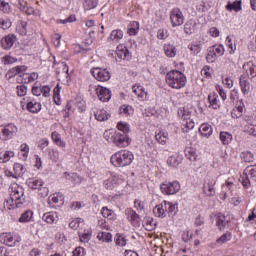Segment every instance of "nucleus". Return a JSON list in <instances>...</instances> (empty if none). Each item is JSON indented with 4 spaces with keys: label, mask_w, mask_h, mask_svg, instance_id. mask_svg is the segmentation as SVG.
<instances>
[{
    "label": "nucleus",
    "mask_w": 256,
    "mask_h": 256,
    "mask_svg": "<svg viewBox=\"0 0 256 256\" xmlns=\"http://www.w3.org/2000/svg\"><path fill=\"white\" fill-rule=\"evenodd\" d=\"M166 83L172 89H183L187 83V77L178 70H172L166 74Z\"/></svg>",
    "instance_id": "f257e3e1"
},
{
    "label": "nucleus",
    "mask_w": 256,
    "mask_h": 256,
    "mask_svg": "<svg viewBox=\"0 0 256 256\" xmlns=\"http://www.w3.org/2000/svg\"><path fill=\"white\" fill-rule=\"evenodd\" d=\"M104 139L120 148L129 147L131 144V138H129L127 134H122L121 132L105 131Z\"/></svg>",
    "instance_id": "f03ea898"
},
{
    "label": "nucleus",
    "mask_w": 256,
    "mask_h": 256,
    "mask_svg": "<svg viewBox=\"0 0 256 256\" xmlns=\"http://www.w3.org/2000/svg\"><path fill=\"white\" fill-rule=\"evenodd\" d=\"M133 153L127 150H121L111 156V163L114 167H127L130 163H133Z\"/></svg>",
    "instance_id": "7ed1b4c3"
},
{
    "label": "nucleus",
    "mask_w": 256,
    "mask_h": 256,
    "mask_svg": "<svg viewBox=\"0 0 256 256\" xmlns=\"http://www.w3.org/2000/svg\"><path fill=\"white\" fill-rule=\"evenodd\" d=\"M241 183L245 189H249L251 185L256 184V164L245 168L241 177Z\"/></svg>",
    "instance_id": "20e7f679"
},
{
    "label": "nucleus",
    "mask_w": 256,
    "mask_h": 256,
    "mask_svg": "<svg viewBox=\"0 0 256 256\" xmlns=\"http://www.w3.org/2000/svg\"><path fill=\"white\" fill-rule=\"evenodd\" d=\"M25 192L23 190V187L14 185L12 187L11 193H10V199L15 205V207H19L20 205H23V202L25 201L24 198Z\"/></svg>",
    "instance_id": "39448f33"
},
{
    "label": "nucleus",
    "mask_w": 256,
    "mask_h": 256,
    "mask_svg": "<svg viewBox=\"0 0 256 256\" xmlns=\"http://www.w3.org/2000/svg\"><path fill=\"white\" fill-rule=\"evenodd\" d=\"M91 73L96 81H109L111 79V72L107 68L95 67L91 69Z\"/></svg>",
    "instance_id": "423d86ee"
},
{
    "label": "nucleus",
    "mask_w": 256,
    "mask_h": 256,
    "mask_svg": "<svg viewBox=\"0 0 256 256\" xmlns=\"http://www.w3.org/2000/svg\"><path fill=\"white\" fill-rule=\"evenodd\" d=\"M160 189L164 195H175L181 189V185L177 181L168 182L161 184Z\"/></svg>",
    "instance_id": "0eeeda50"
},
{
    "label": "nucleus",
    "mask_w": 256,
    "mask_h": 256,
    "mask_svg": "<svg viewBox=\"0 0 256 256\" xmlns=\"http://www.w3.org/2000/svg\"><path fill=\"white\" fill-rule=\"evenodd\" d=\"M17 133V126L15 124H8L1 128L0 138L3 141L13 139L14 135Z\"/></svg>",
    "instance_id": "6e6552de"
},
{
    "label": "nucleus",
    "mask_w": 256,
    "mask_h": 256,
    "mask_svg": "<svg viewBox=\"0 0 256 256\" xmlns=\"http://www.w3.org/2000/svg\"><path fill=\"white\" fill-rule=\"evenodd\" d=\"M170 19L172 27H179L185 23V17L179 8H175L171 11Z\"/></svg>",
    "instance_id": "1a4fd4ad"
},
{
    "label": "nucleus",
    "mask_w": 256,
    "mask_h": 256,
    "mask_svg": "<svg viewBox=\"0 0 256 256\" xmlns=\"http://www.w3.org/2000/svg\"><path fill=\"white\" fill-rule=\"evenodd\" d=\"M217 183V179L207 177L203 186V192L208 197H214L215 195V184Z\"/></svg>",
    "instance_id": "9d476101"
},
{
    "label": "nucleus",
    "mask_w": 256,
    "mask_h": 256,
    "mask_svg": "<svg viewBox=\"0 0 256 256\" xmlns=\"http://www.w3.org/2000/svg\"><path fill=\"white\" fill-rule=\"evenodd\" d=\"M125 215L133 227H139L141 225V217H139V214L135 210L128 208L125 210Z\"/></svg>",
    "instance_id": "9b49d317"
},
{
    "label": "nucleus",
    "mask_w": 256,
    "mask_h": 256,
    "mask_svg": "<svg viewBox=\"0 0 256 256\" xmlns=\"http://www.w3.org/2000/svg\"><path fill=\"white\" fill-rule=\"evenodd\" d=\"M95 91L99 101H102L103 103H105L111 99V90H109L108 88H105L103 86H98L95 89Z\"/></svg>",
    "instance_id": "f8f14e48"
},
{
    "label": "nucleus",
    "mask_w": 256,
    "mask_h": 256,
    "mask_svg": "<svg viewBox=\"0 0 256 256\" xmlns=\"http://www.w3.org/2000/svg\"><path fill=\"white\" fill-rule=\"evenodd\" d=\"M116 56V61H121L122 59L129 61V59H131V53H129V50L124 45L117 46Z\"/></svg>",
    "instance_id": "ddd939ff"
},
{
    "label": "nucleus",
    "mask_w": 256,
    "mask_h": 256,
    "mask_svg": "<svg viewBox=\"0 0 256 256\" xmlns=\"http://www.w3.org/2000/svg\"><path fill=\"white\" fill-rule=\"evenodd\" d=\"M25 71H27V66H15L7 71L6 77L7 79H13V77H15L16 75H21V73H25Z\"/></svg>",
    "instance_id": "4468645a"
},
{
    "label": "nucleus",
    "mask_w": 256,
    "mask_h": 256,
    "mask_svg": "<svg viewBox=\"0 0 256 256\" xmlns=\"http://www.w3.org/2000/svg\"><path fill=\"white\" fill-rule=\"evenodd\" d=\"M229 223V219H227V216L224 215L223 213H218L216 215V225L218 229H220V231H222V229L229 227Z\"/></svg>",
    "instance_id": "2eb2a0df"
},
{
    "label": "nucleus",
    "mask_w": 256,
    "mask_h": 256,
    "mask_svg": "<svg viewBox=\"0 0 256 256\" xmlns=\"http://www.w3.org/2000/svg\"><path fill=\"white\" fill-rule=\"evenodd\" d=\"M244 131L245 133H249V135H253V137H256V125L251 124V118L244 117Z\"/></svg>",
    "instance_id": "dca6fc26"
},
{
    "label": "nucleus",
    "mask_w": 256,
    "mask_h": 256,
    "mask_svg": "<svg viewBox=\"0 0 256 256\" xmlns=\"http://www.w3.org/2000/svg\"><path fill=\"white\" fill-rule=\"evenodd\" d=\"M244 109L245 104L243 103V100L238 101L235 109H233L231 112L232 118L239 119V117H242Z\"/></svg>",
    "instance_id": "f3484780"
},
{
    "label": "nucleus",
    "mask_w": 256,
    "mask_h": 256,
    "mask_svg": "<svg viewBox=\"0 0 256 256\" xmlns=\"http://www.w3.org/2000/svg\"><path fill=\"white\" fill-rule=\"evenodd\" d=\"M117 181H119L117 176H110L108 179L104 180L103 186L105 189H108V191H113V189H117Z\"/></svg>",
    "instance_id": "a211bd4d"
},
{
    "label": "nucleus",
    "mask_w": 256,
    "mask_h": 256,
    "mask_svg": "<svg viewBox=\"0 0 256 256\" xmlns=\"http://www.w3.org/2000/svg\"><path fill=\"white\" fill-rule=\"evenodd\" d=\"M242 69L246 71L247 76L250 79H255L256 76V66L253 64V62H247L243 65Z\"/></svg>",
    "instance_id": "6ab92c4d"
},
{
    "label": "nucleus",
    "mask_w": 256,
    "mask_h": 256,
    "mask_svg": "<svg viewBox=\"0 0 256 256\" xmlns=\"http://www.w3.org/2000/svg\"><path fill=\"white\" fill-rule=\"evenodd\" d=\"M133 93L140 99V101H145L147 99V92L145 91V88L141 85L133 86Z\"/></svg>",
    "instance_id": "aec40b11"
},
{
    "label": "nucleus",
    "mask_w": 256,
    "mask_h": 256,
    "mask_svg": "<svg viewBox=\"0 0 256 256\" xmlns=\"http://www.w3.org/2000/svg\"><path fill=\"white\" fill-rule=\"evenodd\" d=\"M27 171V169H25V167L22 166L21 163H15L14 164V173H10L11 177H14V179H17L18 177H23V175H25V172Z\"/></svg>",
    "instance_id": "412c9836"
},
{
    "label": "nucleus",
    "mask_w": 256,
    "mask_h": 256,
    "mask_svg": "<svg viewBox=\"0 0 256 256\" xmlns=\"http://www.w3.org/2000/svg\"><path fill=\"white\" fill-rule=\"evenodd\" d=\"M15 44V35H8L1 40L3 49H11Z\"/></svg>",
    "instance_id": "4be33fe9"
},
{
    "label": "nucleus",
    "mask_w": 256,
    "mask_h": 256,
    "mask_svg": "<svg viewBox=\"0 0 256 256\" xmlns=\"http://www.w3.org/2000/svg\"><path fill=\"white\" fill-rule=\"evenodd\" d=\"M26 184L30 189H41L43 187V180L35 179V178H28Z\"/></svg>",
    "instance_id": "5701e85b"
},
{
    "label": "nucleus",
    "mask_w": 256,
    "mask_h": 256,
    "mask_svg": "<svg viewBox=\"0 0 256 256\" xmlns=\"http://www.w3.org/2000/svg\"><path fill=\"white\" fill-rule=\"evenodd\" d=\"M240 87H241V91H242V93H244V95H249V90L251 89V84L249 83V81L247 80L245 75L240 76Z\"/></svg>",
    "instance_id": "b1692460"
},
{
    "label": "nucleus",
    "mask_w": 256,
    "mask_h": 256,
    "mask_svg": "<svg viewBox=\"0 0 256 256\" xmlns=\"http://www.w3.org/2000/svg\"><path fill=\"white\" fill-rule=\"evenodd\" d=\"M225 53V48L223 47V45H219L217 47L214 46L213 49V53H210L206 56L207 61H211V59H213V57H221V55H223Z\"/></svg>",
    "instance_id": "393cba45"
},
{
    "label": "nucleus",
    "mask_w": 256,
    "mask_h": 256,
    "mask_svg": "<svg viewBox=\"0 0 256 256\" xmlns=\"http://www.w3.org/2000/svg\"><path fill=\"white\" fill-rule=\"evenodd\" d=\"M96 121H107L111 115L105 109H99L94 113Z\"/></svg>",
    "instance_id": "a878e982"
},
{
    "label": "nucleus",
    "mask_w": 256,
    "mask_h": 256,
    "mask_svg": "<svg viewBox=\"0 0 256 256\" xmlns=\"http://www.w3.org/2000/svg\"><path fill=\"white\" fill-rule=\"evenodd\" d=\"M226 9L227 11H235L236 13H239V11L243 9L241 0H236L233 3L228 2Z\"/></svg>",
    "instance_id": "bb28decb"
},
{
    "label": "nucleus",
    "mask_w": 256,
    "mask_h": 256,
    "mask_svg": "<svg viewBox=\"0 0 256 256\" xmlns=\"http://www.w3.org/2000/svg\"><path fill=\"white\" fill-rule=\"evenodd\" d=\"M153 213L156 217H161L162 219L167 216V210L165 209V204H158L153 209Z\"/></svg>",
    "instance_id": "cd10ccee"
},
{
    "label": "nucleus",
    "mask_w": 256,
    "mask_h": 256,
    "mask_svg": "<svg viewBox=\"0 0 256 256\" xmlns=\"http://www.w3.org/2000/svg\"><path fill=\"white\" fill-rule=\"evenodd\" d=\"M26 108L30 113H39L41 111V103L35 101L27 102Z\"/></svg>",
    "instance_id": "c85d7f7f"
},
{
    "label": "nucleus",
    "mask_w": 256,
    "mask_h": 256,
    "mask_svg": "<svg viewBox=\"0 0 256 256\" xmlns=\"http://www.w3.org/2000/svg\"><path fill=\"white\" fill-rule=\"evenodd\" d=\"M42 221L49 223L50 225L57 221V212H47L42 216Z\"/></svg>",
    "instance_id": "c756f323"
},
{
    "label": "nucleus",
    "mask_w": 256,
    "mask_h": 256,
    "mask_svg": "<svg viewBox=\"0 0 256 256\" xmlns=\"http://www.w3.org/2000/svg\"><path fill=\"white\" fill-rule=\"evenodd\" d=\"M108 39L110 41H113L114 43H119V41H121V39H123V31H121L119 29L113 30Z\"/></svg>",
    "instance_id": "7c9ffc66"
},
{
    "label": "nucleus",
    "mask_w": 256,
    "mask_h": 256,
    "mask_svg": "<svg viewBox=\"0 0 256 256\" xmlns=\"http://www.w3.org/2000/svg\"><path fill=\"white\" fill-rule=\"evenodd\" d=\"M199 133L203 135V137H211V133H213V128L209 124H202L199 128Z\"/></svg>",
    "instance_id": "2f4dec72"
},
{
    "label": "nucleus",
    "mask_w": 256,
    "mask_h": 256,
    "mask_svg": "<svg viewBox=\"0 0 256 256\" xmlns=\"http://www.w3.org/2000/svg\"><path fill=\"white\" fill-rule=\"evenodd\" d=\"M97 239H99V241H103V243H111L113 235L109 232H99Z\"/></svg>",
    "instance_id": "473e14b6"
},
{
    "label": "nucleus",
    "mask_w": 256,
    "mask_h": 256,
    "mask_svg": "<svg viewBox=\"0 0 256 256\" xmlns=\"http://www.w3.org/2000/svg\"><path fill=\"white\" fill-rule=\"evenodd\" d=\"M164 52L167 57H175V55H177V48L172 44H165Z\"/></svg>",
    "instance_id": "72a5a7b5"
},
{
    "label": "nucleus",
    "mask_w": 256,
    "mask_h": 256,
    "mask_svg": "<svg viewBox=\"0 0 256 256\" xmlns=\"http://www.w3.org/2000/svg\"><path fill=\"white\" fill-rule=\"evenodd\" d=\"M15 157V152L13 151H5L4 153L0 154V163H8Z\"/></svg>",
    "instance_id": "f704fd0d"
},
{
    "label": "nucleus",
    "mask_w": 256,
    "mask_h": 256,
    "mask_svg": "<svg viewBox=\"0 0 256 256\" xmlns=\"http://www.w3.org/2000/svg\"><path fill=\"white\" fill-rule=\"evenodd\" d=\"M220 141L223 145H229L233 141V135L229 132H220Z\"/></svg>",
    "instance_id": "c9c22d12"
},
{
    "label": "nucleus",
    "mask_w": 256,
    "mask_h": 256,
    "mask_svg": "<svg viewBox=\"0 0 256 256\" xmlns=\"http://www.w3.org/2000/svg\"><path fill=\"white\" fill-rule=\"evenodd\" d=\"M65 179H68V181H71L73 185H77V183H81V177L77 175L76 173L69 174L67 172L64 173Z\"/></svg>",
    "instance_id": "e433bc0d"
},
{
    "label": "nucleus",
    "mask_w": 256,
    "mask_h": 256,
    "mask_svg": "<svg viewBox=\"0 0 256 256\" xmlns=\"http://www.w3.org/2000/svg\"><path fill=\"white\" fill-rule=\"evenodd\" d=\"M178 116L184 121H189L191 119V111L185 108H179Z\"/></svg>",
    "instance_id": "4c0bfd02"
},
{
    "label": "nucleus",
    "mask_w": 256,
    "mask_h": 256,
    "mask_svg": "<svg viewBox=\"0 0 256 256\" xmlns=\"http://www.w3.org/2000/svg\"><path fill=\"white\" fill-rule=\"evenodd\" d=\"M184 33L191 35L195 33V23L191 20L187 21L184 25Z\"/></svg>",
    "instance_id": "58836bf2"
},
{
    "label": "nucleus",
    "mask_w": 256,
    "mask_h": 256,
    "mask_svg": "<svg viewBox=\"0 0 256 256\" xmlns=\"http://www.w3.org/2000/svg\"><path fill=\"white\" fill-rule=\"evenodd\" d=\"M32 217H33V211L27 210L19 218V223H29V221H31Z\"/></svg>",
    "instance_id": "ea45409f"
},
{
    "label": "nucleus",
    "mask_w": 256,
    "mask_h": 256,
    "mask_svg": "<svg viewBox=\"0 0 256 256\" xmlns=\"http://www.w3.org/2000/svg\"><path fill=\"white\" fill-rule=\"evenodd\" d=\"M3 243L4 245H7L8 247H15V241L13 239V236H11V234L5 233L3 234Z\"/></svg>",
    "instance_id": "a19ab883"
},
{
    "label": "nucleus",
    "mask_w": 256,
    "mask_h": 256,
    "mask_svg": "<svg viewBox=\"0 0 256 256\" xmlns=\"http://www.w3.org/2000/svg\"><path fill=\"white\" fill-rule=\"evenodd\" d=\"M138 31H139V22L137 21L131 22L130 25L128 26V34L137 35Z\"/></svg>",
    "instance_id": "79ce46f5"
},
{
    "label": "nucleus",
    "mask_w": 256,
    "mask_h": 256,
    "mask_svg": "<svg viewBox=\"0 0 256 256\" xmlns=\"http://www.w3.org/2000/svg\"><path fill=\"white\" fill-rule=\"evenodd\" d=\"M60 67L62 69L61 73L58 72L60 79H62V77H66V79H69V66H67L65 62H61Z\"/></svg>",
    "instance_id": "37998d69"
},
{
    "label": "nucleus",
    "mask_w": 256,
    "mask_h": 256,
    "mask_svg": "<svg viewBox=\"0 0 256 256\" xmlns=\"http://www.w3.org/2000/svg\"><path fill=\"white\" fill-rule=\"evenodd\" d=\"M208 101L213 109H219V102L217 101V94L213 93L208 96Z\"/></svg>",
    "instance_id": "c03bdc74"
},
{
    "label": "nucleus",
    "mask_w": 256,
    "mask_h": 256,
    "mask_svg": "<svg viewBox=\"0 0 256 256\" xmlns=\"http://www.w3.org/2000/svg\"><path fill=\"white\" fill-rule=\"evenodd\" d=\"M1 63H3V65H13V63H17V58L11 55H5L1 58Z\"/></svg>",
    "instance_id": "a18cd8bd"
},
{
    "label": "nucleus",
    "mask_w": 256,
    "mask_h": 256,
    "mask_svg": "<svg viewBox=\"0 0 256 256\" xmlns=\"http://www.w3.org/2000/svg\"><path fill=\"white\" fill-rule=\"evenodd\" d=\"M231 237H232L231 232H226L216 240V243L218 245H223L224 243H227V241H231Z\"/></svg>",
    "instance_id": "49530a36"
},
{
    "label": "nucleus",
    "mask_w": 256,
    "mask_h": 256,
    "mask_svg": "<svg viewBox=\"0 0 256 256\" xmlns=\"http://www.w3.org/2000/svg\"><path fill=\"white\" fill-rule=\"evenodd\" d=\"M97 5H98L97 0H85L84 9L85 11H91V9H95Z\"/></svg>",
    "instance_id": "de8ad7c7"
},
{
    "label": "nucleus",
    "mask_w": 256,
    "mask_h": 256,
    "mask_svg": "<svg viewBox=\"0 0 256 256\" xmlns=\"http://www.w3.org/2000/svg\"><path fill=\"white\" fill-rule=\"evenodd\" d=\"M52 140L56 145H58V147H65V143L61 140V135H59V133L52 132Z\"/></svg>",
    "instance_id": "09e8293b"
},
{
    "label": "nucleus",
    "mask_w": 256,
    "mask_h": 256,
    "mask_svg": "<svg viewBox=\"0 0 256 256\" xmlns=\"http://www.w3.org/2000/svg\"><path fill=\"white\" fill-rule=\"evenodd\" d=\"M91 231H87V232H84V233H79V238H80V241L81 243H89V241H91Z\"/></svg>",
    "instance_id": "8fccbe9b"
},
{
    "label": "nucleus",
    "mask_w": 256,
    "mask_h": 256,
    "mask_svg": "<svg viewBox=\"0 0 256 256\" xmlns=\"http://www.w3.org/2000/svg\"><path fill=\"white\" fill-rule=\"evenodd\" d=\"M120 115H125V117L133 115V108L131 106H122L120 108Z\"/></svg>",
    "instance_id": "3c124183"
},
{
    "label": "nucleus",
    "mask_w": 256,
    "mask_h": 256,
    "mask_svg": "<svg viewBox=\"0 0 256 256\" xmlns=\"http://www.w3.org/2000/svg\"><path fill=\"white\" fill-rule=\"evenodd\" d=\"M117 127L119 131H122V135H127V133H129V124L118 122Z\"/></svg>",
    "instance_id": "603ef678"
},
{
    "label": "nucleus",
    "mask_w": 256,
    "mask_h": 256,
    "mask_svg": "<svg viewBox=\"0 0 256 256\" xmlns=\"http://www.w3.org/2000/svg\"><path fill=\"white\" fill-rule=\"evenodd\" d=\"M156 141L158 143L164 144L167 143V133L165 132H159L158 134L155 135Z\"/></svg>",
    "instance_id": "864d4df0"
},
{
    "label": "nucleus",
    "mask_w": 256,
    "mask_h": 256,
    "mask_svg": "<svg viewBox=\"0 0 256 256\" xmlns=\"http://www.w3.org/2000/svg\"><path fill=\"white\" fill-rule=\"evenodd\" d=\"M188 49H190L194 55H199V53H201V44L193 43L188 46Z\"/></svg>",
    "instance_id": "5fc2aeb1"
},
{
    "label": "nucleus",
    "mask_w": 256,
    "mask_h": 256,
    "mask_svg": "<svg viewBox=\"0 0 256 256\" xmlns=\"http://www.w3.org/2000/svg\"><path fill=\"white\" fill-rule=\"evenodd\" d=\"M145 227L147 231H153L155 229V222L153 218H145Z\"/></svg>",
    "instance_id": "6e6d98bb"
},
{
    "label": "nucleus",
    "mask_w": 256,
    "mask_h": 256,
    "mask_svg": "<svg viewBox=\"0 0 256 256\" xmlns=\"http://www.w3.org/2000/svg\"><path fill=\"white\" fill-rule=\"evenodd\" d=\"M164 205H165V210L168 213H175V211L177 210V206L171 202L164 201Z\"/></svg>",
    "instance_id": "4d7b16f0"
},
{
    "label": "nucleus",
    "mask_w": 256,
    "mask_h": 256,
    "mask_svg": "<svg viewBox=\"0 0 256 256\" xmlns=\"http://www.w3.org/2000/svg\"><path fill=\"white\" fill-rule=\"evenodd\" d=\"M18 97H25L27 95V86L20 85L16 87Z\"/></svg>",
    "instance_id": "13d9d810"
},
{
    "label": "nucleus",
    "mask_w": 256,
    "mask_h": 256,
    "mask_svg": "<svg viewBox=\"0 0 256 256\" xmlns=\"http://www.w3.org/2000/svg\"><path fill=\"white\" fill-rule=\"evenodd\" d=\"M11 27V20L9 19H0V28L4 31Z\"/></svg>",
    "instance_id": "bf43d9fd"
},
{
    "label": "nucleus",
    "mask_w": 256,
    "mask_h": 256,
    "mask_svg": "<svg viewBox=\"0 0 256 256\" xmlns=\"http://www.w3.org/2000/svg\"><path fill=\"white\" fill-rule=\"evenodd\" d=\"M116 245H119L120 247H125L127 245V240L123 235H117Z\"/></svg>",
    "instance_id": "052dcab7"
},
{
    "label": "nucleus",
    "mask_w": 256,
    "mask_h": 256,
    "mask_svg": "<svg viewBox=\"0 0 256 256\" xmlns=\"http://www.w3.org/2000/svg\"><path fill=\"white\" fill-rule=\"evenodd\" d=\"M186 157L189 159V161H197V153H195L193 150H187Z\"/></svg>",
    "instance_id": "680f3d73"
},
{
    "label": "nucleus",
    "mask_w": 256,
    "mask_h": 256,
    "mask_svg": "<svg viewBox=\"0 0 256 256\" xmlns=\"http://www.w3.org/2000/svg\"><path fill=\"white\" fill-rule=\"evenodd\" d=\"M101 214L103 217H105L107 219H111V217H113V212L111 210H109L107 207L102 208Z\"/></svg>",
    "instance_id": "e2e57ef3"
},
{
    "label": "nucleus",
    "mask_w": 256,
    "mask_h": 256,
    "mask_svg": "<svg viewBox=\"0 0 256 256\" xmlns=\"http://www.w3.org/2000/svg\"><path fill=\"white\" fill-rule=\"evenodd\" d=\"M50 159L54 161V163H57L59 161V151L53 149L50 153Z\"/></svg>",
    "instance_id": "0e129e2a"
},
{
    "label": "nucleus",
    "mask_w": 256,
    "mask_h": 256,
    "mask_svg": "<svg viewBox=\"0 0 256 256\" xmlns=\"http://www.w3.org/2000/svg\"><path fill=\"white\" fill-rule=\"evenodd\" d=\"M52 43L55 45V47H59L61 45V35L60 34H54L52 37Z\"/></svg>",
    "instance_id": "69168bd1"
},
{
    "label": "nucleus",
    "mask_w": 256,
    "mask_h": 256,
    "mask_svg": "<svg viewBox=\"0 0 256 256\" xmlns=\"http://www.w3.org/2000/svg\"><path fill=\"white\" fill-rule=\"evenodd\" d=\"M158 39H167L169 37V34H167V30L165 29H159L157 32Z\"/></svg>",
    "instance_id": "338daca9"
},
{
    "label": "nucleus",
    "mask_w": 256,
    "mask_h": 256,
    "mask_svg": "<svg viewBox=\"0 0 256 256\" xmlns=\"http://www.w3.org/2000/svg\"><path fill=\"white\" fill-rule=\"evenodd\" d=\"M72 256H84L85 255V249L83 247H77L73 252Z\"/></svg>",
    "instance_id": "774afa93"
}]
</instances>
